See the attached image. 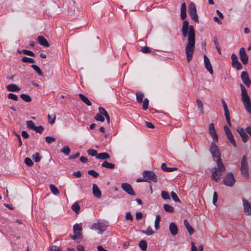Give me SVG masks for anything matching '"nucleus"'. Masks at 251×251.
<instances>
[{
  "mask_svg": "<svg viewBox=\"0 0 251 251\" xmlns=\"http://www.w3.org/2000/svg\"><path fill=\"white\" fill-rule=\"evenodd\" d=\"M139 246L142 251H145L147 248V243L145 240H141L139 243Z\"/></svg>",
  "mask_w": 251,
  "mask_h": 251,
  "instance_id": "473e14b6",
  "label": "nucleus"
},
{
  "mask_svg": "<svg viewBox=\"0 0 251 251\" xmlns=\"http://www.w3.org/2000/svg\"><path fill=\"white\" fill-rule=\"evenodd\" d=\"M126 218L127 220H129V221H132L133 219L131 213L129 212H127L126 213Z\"/></svg>",
  "mask_w": 251,
  "mask_h": 251,
  "instance_id": "69168bd1",
  "label": "nucleus"
},
{
  "mask_svg": "<svg viewBox=\"0 0 251 251\" xmlns=\"http://www.w3.org/2000/svg\"><path fill=\"white\" fill-rule=\"evenodd\" d=\"M101 166L102 167L110 169H113L115 167V164L112 163H109L107 161H103V162L101 164Z\"/></svg>",
  "mask_w": 251,
  "mask_h": 251,
  "instance_id": "a878e982",
  "label": "nucleus"
},
{
  "mask_svg": "<svg viewBox=\"0 0 251 251\" xmlns=\"http://www.w3.org/2000/svg\"><path fill=\"white\" fill-rule=\"evenodd\" d=\"M161 169L167 172H172L177 170V168L176 167H167L166 164L164 163H162L161 165Z\"/></svg>",
  "mask_w": 251,
  "mask_h": 251,
  "instance_id": "b1692460",
  "label": "nucleus"
},
{
  "mask_svg": "<svg viewBox=\"0 0 251 251\" xmlns=\"http://www.w3.org/2000/svg\"><path fill=\"white\" fill-rule=\"evenodd\" d=\"M210 152L212 155L213 160L216 162L218 169L220 171H225L226 168L221 158V153L218 147L214 142L211 143L210 147Z\"/></svg>",
  "mask_w": 251,
  "mask_h": 251,
  "instance_id": "f03ea898",
  "label": "nucleus"
},
{
  "mask_svg": "<svg viewBox=\"0 0 251 251\" xmlns=\"http://www.w3.org/2000/svg\"><path fill=\"white\" fill-rule=\"evenodd\" d=\"M95 119L96 120H97L98 121H100L101 122H103L104 121V118L103 116L99 113L96 114Z\"/></svg>",
  "mask_w": 251,
  "mask_h": 251,
  "instance_id": "4d7b16f0",
  "label": "nucleus"
},
{
  "mask_svg": "<svg viewBox=\"0 0 251 251\" xmlns=\"http://www.w3.org/2000/svg\"><path fill=\"white\" fill-rule=\"evenodd\" d=\"M232 62H234L238 61V57L236 54L232 53L231 56Z\"/></svg>",
  "mask_w": 251,
  "mask_h": 251,
  "instance_id": "774afa93",
  "label": "nucleus"
},
{
  "mask_svg": "<svg viewBox=\"0 0 251 251\" xmlns=\"http://www.w3.org/2000/svg\"><path fill=\"white\" fill-rule=\"evenodd\" d=\"M121 188L126 193L131 196H134L135 193L133 190L131 185L128 183H123L121 184Z\"/></svg>",
  "mask_w": 251,
  "mask_h": 251,
  "instance_id": "9d476101",
  "label": "nucleus"
},
{
  "mask_svg": "<svg viewBox=\"0 0 251 251\" xmlns=\"http://www.w3.org/2000/svg\"><path fill=\"white\" fill-rule=\"evenodd\" d=\"M240 88L241 90L242 101L246 110L250 114H251V102L250 98L248 95L247 91L242 84H240Z\"/></svg>",
  "mask_w": 251,
  "mask_h": 251,
  "instance_id": "7ed1b4c3",
  "label": "nucleus"
},
{
  "mask_svg": "<svg viewBox=\"0 0 251 251\" xmlns=\"http://www.w3.org/2000/svg\"><path fill=\"white\" fill-rule=\"evenodd\" d=\"M61 151L66 155H68L70 153V149L68 146H64L61 150Z\"/></svg>",
  "mask_w": 251,
  "mask_h": 251,
  "instance_id": "37998d69",
  "label": "nucleus"
},
{
  "mask_svg": "<svg viewBox=\"0 0 251 251\" xmlns=\"http://www.w3.org/2000/svg\"><path fill=\"white\" fill-rule=\"evenodd\" d=\"M230 143L235 147H236V141L234 138L233 134L227 137Z\"/></svg>",
  "mask_w": 251,
  "mask_h": 251,
  "instance_id": "bf43d9fd",
  "label": "nucleus"
},
{
  "mask_svg": "<svg viewBox=\"0 0 251 251\" xmlns=\"http://www.w3.org/2000/svg\"><path fill=\"white\" fill-rule=\"evenodd\" d=\"M188 12L191 18L196 22L199 23L198 16L197 14V9L195 4L191 2L188 7Z\"/></svg>",
  "mask_w": 251,
  "mask_h": 251,
  "instance_id": "423d86ee",
  "label": "nucleus"
},
{
  "mask_svg": "<svg viewBox=\"0 0 251 251\" xmlns=\"http://www.w3.org/2000/svg\"><path fill=\"white\" fill-rule=\"evenodd\" d=\"M161 217L159 215L156 216L155 222H154V227L155 229L157 230L159 228V223L160 221Z\"/></svg>",
  "mask_w": 251,
  "mask_h": 251,
  "instance_id": "72a5a7b5",
  "label": "nucleus"
},
{
  "mask_svg": "<svg viewBox=\"0 0 251 251\" xmlns=\"http://www.w3.org/2000/svg\"><path fill=\"white\" fill-rule=\"evenodd\" d=\"M45 140L48 144H50L55 141V139L51 136H47L45 138Z\"/></svg>",
  "mask_w": 251,
  "mask_h": 251,
  "instance_id": "e2e57ef3",
  "label": "nucleus"
},
{
  "mask_svg": "<svg viewBox=\"0 0 251 251\" xmlns=\"http://www.w3.org/2000/svg\"><path fill=\"white\" fill-rule=\"evenodd\" d=\"M92 190H93V195L94 196V197H95L97 198H100L101 197V191H100L98 186L96 184H94L93 185Z\"/></svg>",
  "mask_w": 251,
  "mask_h": 251,
  "instance_id": "a211bd4d",
  "label": "nucleus"
},
{
  "mask_svg": "<svg viewBox=\"0 0 251 251\" xmlns=\"http://www.w3.org/2000/svg\"><path fill=\"white\" fill-rule=\"evenodd\" d=\"M7 98L9 99H11L15 101H17L19 99L18 97L16 95L13 93H9L7 95Z\"/></svg>",
  "mask_w": 251,
  "mask_h": 251,
  "instance_id": "09e8293b",
  "label": "nucleus"
},
{
  "mask_svg": "<svg viewBox=\"0 0 251 251\" xmlns=\"http://www.w3.org/2000/svg\"><path fill=\"white\" fill-rule=\"evenodd\" d=\"M242 201L244 212L247 215H251V204L245 199H243Z\"/></svg>",
  "mask_w": 251,
  "mask_h": 251,
  "instance_id": "ddd939ff",
  "label": "nucleus"
},
{
  "mask_svg": "<svg viewBox=\"0 0 251 251\" xmlns=\"http://www.w3.org/2000/svg\"><path fill=\"white\" fill-rule=\"evenodd\" d=\"M141 51L144 53H149L151 51V49L150 48L145 46L141 48Z\"/></svg>",
  "mask_w": 251,
  "mask_h": 251,
  "instance_id": "052dcab7",
  "label": "nucleus"
},
{
  "mask_svg": "<svg viewBox=\"0 0 251 251\" xmlns=\"http://www.w3.org/2000/svg\"><path fill=\"white\" fill-rule=\"evenodd\" d=\"M49 187H50V191H51L52 194H53L54 195H57L59 193V191L58 188L54 185L50 184L49 185Z\"/></svg>",
  "mask_w": 251,
  "mask_h": 251,
  "instance_id": "7c9ffc66",
  "label": "nucleus"
},
{
  "mask_svg": "<svg viewBox=\"0 0 251 251\" xmlns=\"http://www.w3.org/2000/svg\"><path fill=\"white\" fill-rule=\"evenodd\" d=\"M232 66L233 68L236 69L237 70H240L243 68L242 64L240 63L239 61L234 62H232Z\"/></svg>",
  "mask_w": 251,
  "mask_h": 251,
  "instance_id": "f704fd0d",
  "label": "nucleus"
},
{
  "mask_svg": "<svg viewBox=\"0 0 251 251\" xmlns=\"http://www.w3.org/2000/svg\"><path fill=\"white\" fill-rule=\"evenodd\" d=\"M87 153L89 155L92 156H96L97 158V156L98 155V153L97 152V151L96 150H93V149H89L87 151Z\"/></svg>",
  "mask_w": 251,
  "mask_h": 251,
  "instance_id": "a18cd8bd",
  "label": "nucleus"
},
{
  "mask_svg": "<svg viewBox=\"0 0 251 251\" xmlns=\"http://www.w3.org/2000/svg\"><path fill=\"white\" fill-rule=\"evenodd\" d=\"M26 126L29 129H31L34 130V128L35 127V125L34 123V122L32 121H27L26 122Z\"/></svg>",
  "mask_w": 251,
  "mask_h": 251,
  "instance_id": "ea45409f",
  "label": "nucleus"
},
{
  "mask_svg": "<svg viewBox=\"0 0 251 251\" xmlns=\"http://www.w3.org/2000/svg\"><path fill=\"white\" fill-rule=\"evenodd\" d=\"M161 197H162V199H163L164 200L170 199V197L169 194H168V192H167L165 191H161Z\"/></svg>",
  "mask_w": 251,
  "mask_h": 251,
  "instance_id": "49530a36",
  "label": "nucleus"
},
{
  "mask_svg": "<svg viewBox=\"0 0 251 251\" xmlns=\"http://www.w3.org/2000/svg\"><path fill=\"white\" fill-rule=\"evenodd\" d=\"M186 16V5L185 3L183 2L182 3L180 8V17L182 20H184Z\"/></svg>",
  "mask_w": 251,
  "mask_h": 251,
  "instance_id": "aec40b11",
  "label": "nucleus"
},
{
  "mask_svg": "<svg viewBox=\"0 0 251 251\" xmlns=\"http://www.w3.org/2000/svg\"><path fill=\"white\" fill-rule=\"evenodd\" d=\"M239 55L240 59L243 64L244 65L247 64L249 62V58L244 48H242L240 49Z\"/></svg>",
  "mask_w": 251,
  "mask_h": 251,
  "instance_id": "9b49d317",
  "label": "nucleus"
},
{
  "mask_svg": "<svg viewBox=\"0 0 251 251\" xmlns=\"http://www.w3.org/2000/svg\"><path fill=\"white\" fill-rule=\"evenodd\" d=\"M203 58L205 68L211 75H212L213 74V70L208 57L206 55H204Z\"/></svg>",
  "mask_w": 251,
  "mask_h": 251,
  "instance_id": "4468645a",
  "label": "nucleus"
},
{
  "mask_svg": "<svg viewBox=\"0 0 251 251\" xmlns=\"http://www.w3.org/2000/svg\"><path fill=\"white\" fill-rule=\"evenodd\" d=\"M182 34L183 37H188V43L185 49L186 58L188 62H190L193 58L195 46V31L193 25H189L188 21L183 22Z\"/></svg>",
  "mask_w": 251,
  "mask_h": 251,
  "instance_id": "f257e3e1",
  "label": "nucleus"
},
{
  "mask_svg": "<svg viewBox=\"0 0 251 251\" xmlns=\"http://www.w3.org/2000/svg\"><path fill=\"white\" fill-rule=\"evenodd\" d=\"M20 97L25 101L26 102H30L31 101V97L27 95V94H22L20 95Z\"/></svg>",
  "mask_w": 251,
  "mask_h": 251,
  "instance_id": "58836bf2",
  "label": "nucleus"
},
{
  "mask_svg": "<svg viewBox=\"0 0 251 251\" xmlns=\"http://www.w3.org/2000/svg\"><path fill=\"white\" fill-rule=\"evenodd\" d=\"M241 78L244 84L247 87H250L251 84V81L247 72L243 71L242 72L241 75Z\"/></svg>",
  "mask_w": 251,
  "mask_h": 251,
  "instance_id": "f8f14e48",
  "label": "nucleus"
},
{
  "mask_svg": "<svg viewBox=\"0 0 251 251\" xmlns=\"http://www.w3.org/2000/svg\"><path fill=\"white\" fill-rule=\"evenodd\" d=\"M22 61L24 63H35V60L34 59L32 58L27 57L26 56H24L22 58Z\"/></svg>",
  "mask_w": 251,
  "mask_h": 251,
  "instance_id": "e433bc0d",
  "label": "nucleus"
},
{
  "mask_svg": "<svg viewBox=\"0 0 251 251\" xmlns=\"http://www.w3.org/2000/svg\"><path fill=\"white\" fill-rule=\"evenodd\" d=\"M82 230V226L80 224H75L73 226L74 232H81Z\"/></svg>",
  "mask_w": 251,
  "mask_h": 251,
  "instance_id": "c756f323",
  "label": "nucleus"
},
{
  "mask_svg": "<svg viewBox=\"0 0 251 251\" xmlns=\"http://www.w3.org/2000/svg\"><path fill=\"white\" fill-rule=\"evenodd\" d=\"M90 228L92 230H98V233L101 234L106 230V226L99 223H96L91 226Z\"/></svg>",
  "mask_w": 251,
  "mask_h": 251,
  "instance_id": "1a4fd4ad",
  "label": "nucleus"
},
{
  "mask_svg": "<svg viewBox=\"0 0 251 251\" xmlns=\"http://www.w3.org/2000/svg\"><path fill=\"white\" fill-rule=\"evenodd\" d=\"M169 230L172 235L175 236L177 234L178 229L176 225L172 222L169 225Z\"/></svg>",
  "mask_w": 251,
  "mask_h": 251,
  "instance_id": "f3484780",
  "label": "nucleus"
},
{
  "mask_svg": "<svg viewBox=\"0 0 251 251\" xmlns=\"http://www.w3.org/2000/svg\"><path fill=\"white\" fill-rule=\"evenodd\" d=\"M50 251H62L59 247L55 245H52L50 247Z\"/></svg>",
  "mask_w": 251,
  "mask_h": 251,
  "instance_id": "680f3d73",
  "label": "nucleus"
},
{
  "mask_svg": "<svg viewBox=\"0 0 251 251\" xmlns=\"http://www.w3.org/2000/svg\"><path fill=\"white\" fill-rule=\"evenodd\" d=\"M32 158L35 162H38L41 160V157L40 156V154L38 152H36L33 154L32 155Z\"/></svg>",
  "mask_w": 251,
  "mask_h": 251,
  "instance_id": "de8ad7c7",
  "label": "nucleus"
},
{
  "mask_svg": "<svg viewBox=\"0 0 251 251\" xmlns=\"http://www.w3.org/2000/svg\"><path fill=\"white\" fill-rule=\"evenodd\" d=\"M141 232L142 233L146 234L148 236L152 235L154 233V231L150 226L148 227L147 229L146 230H142Z\"/></svg>",
  "mask_w": 251,
  "mask_h": 251,
  "instance_id": "c9c22d12",
  "label": "nucleus"
},
{
  "mask_svg": "<svg viewBox=\"0 0 251 251\" xmlns=\"http://www.w3.org/2000/svg\"><path fill=\"white\" fill-rule=\"evenodd\" d=\"M44 130V127L42 126H35V127L34 129V130L37 133L41 134L43 132Z\"/></svg>",
  "mask_w": 251,
  "mask_h": 251,
  "instance_id": "864d4df0",
  "label": "nucleus"
},
{
  "mask_svg": "<svg viewBox=\"0 0 251 251\" xmlns=\"http://www.w3.org/2000/svg\"><path fill=\"white\" fill-rule=\"evenodd\" d=\"M25 163L27 166L29 167H31L33 165L32 160L29 157H26L25 159Z\"/></svg>",
  "mask_w": 251,
  "mask_h": 251,
  "instance_id": "603ef678",
  "label": "nucleus"
},
{
  "mask_svg": "<svg viewBox=\"0 0 251 251\" xmlns=\"http://www.w3.org/2000/svg\"><path fill=\"white\" fill-rule=\"evenodd\" d=\"M143 176L145 178V182H150L153 181V182H156L157 181V176L152 171H144L143 173Z\"/></svg>",
  "mask_w": 251,
  "mask_h": 251,
  "instance_id": "39448f33",
  "label": "nucleus"
},
{
  "mask_svg": "<svg viewBox=\"0 0 251 251\" xmlns=\"http://www.w3.org/2000/svg\"><path fill=\"white\" fill-rule=\"evenodd\" d=\"M22 52L25 54H26V55H29V56H35V53L30 51V50H22Z\"/></svg>",
  "mask_w": 251,
  "mask_h": 251,
  "instance_id": "13d9d810",
  "label": "nucleus"
},
{
  "mask_svg": "<svg viewBox=\"0 0 251 251\" xmlns=\"http://www.w3.org/2000/svg\"><path fill=\"white\" fill-rule=\"evenodd\" d=\"M235 182V178L232 173H229L227 174L223 179L224 184L229 187L232 186Z\"/></svg>",
  "mask_w": 251,
  "mask_h": 251,
  "instance_id": "0eeeda50",
  "label": "nucleus"
},
{
  "mask_svg": "<svg viewBox=\"0 0 251 251\" xmlns=\"http://www.w3.org/2000/svg\"><path fill=\"white\" fill-rule=\"evenodd\" d=\"M171 196H172V198L173 200L175 201H176V202H179V203L181 202V201L179 199L178 197H177V195L176 194V193H175L174 192H172L171 193Z\"/></svg>",
  "mask_w": 251,
  "mask_h": 251,
  "instance_id": "8fccbe9b",
  "label": "nucleus"
},
{
  "mask_svg": "<svg viewBox=\"0 0 251 251\" xmlns=\"http://www.w3.org/2000/svg\"><path fill=\"white\" fill-rule=\"evenodd\" d=\"M237 131L240 134V136L241 137V138L242 139L244 143H246L248 141V140L249 139V136L247 135L246 131H245V130L243 128L238 127L237 129Z\"/></svg>",
  "mask_w": 251,
  "mask_h": 251,
  "instance_id": "dca6fc26",
  "label": "nucleus"
},
{
  "mask_svg": "<svg viewBox=\"0 0 251 251\" xmlns=\"http://www.w3.org/2000/svg\"><path fill=\"white\" fill-rule=\"evenodd\" d=\"M110 158L109 154L107 152H101L98 153L97 158L100 160L108 159Z\"/></svg>",
  "mask_w": 251,
  "mask_h": 251,
  "instance_id": "393cba45",
  "label": "nucleus"
},
{
  "mask_svg": "<svg viewBox=\"0 0 251 251\" xmlns=\"http://www.w3.org/2000/svg\"><path fill=\"white\" fill-rule=\"evenodd\" d=\"M6 88L8 91L18 92L20 90V88L15 84H11L6 86Z\"/></svg>",
  "mask_w": 251,
  "mask_h": 251,
  "instance_id": "4be33fe9",
  "label": "nucleus"
},
{
  "mask_svg": "<svg viewBox=\"0 0 251 251\" xmlns=\"http://www.w3.org/2000/svg\"><path fill=\"white\" fill-rule=\"evenodd\" d=\"M221 102H222V103L223 104V108H224V111H226L227 110H228V107H227V105L226 101H225V100L224 99H222L221 100Z\"/></svg>",
  "mask_w": 251,
  "mask_h": 251,
  "instance_id": "338daca9",
  "label": "nucleus"
},
{
  "mask_svg": "<svg viewBox=\"0 0 251 251\" xmlns=\"http://www.w3.org/2000/svg\"><path fill=\"white\" fill-rule=\"evenodd\" d=\"M208 130L213 139L216 141H218V135L216 133L214 124L211 123L209 125Z\"/></svg>",
  "mask_w": 251,
  "mask_h": 251,
  "instance_id": "2eb2a0df",
  "label": "nucleus"
},
{
  "mask_svg": "<svg viewBox=\"0 0 251 251\" xmlns=\"http://www.w3.org/2000/svg\"><path fill=\"white\" fill-rule=\"evenodd\" d=\"M79 97L81 100L84 102L85 104H86L88 106H90L92 105V103L90 101V100L84 95L82 94H79Z\"/></svg>",
  "mask_w": 251,
  "mask_h": 251,
  "instance_id": "bb28decb",
  "label": "nucleus"
},
{
  "mask_svg": "<svg viewBox=\"0 0 251 251\" xmlns=\"http://www.w3.org/2000/svg\"><path fill=\"white\" fill-rule=\"evenodd\" d=\"M163 208L165 211L167 212L173 213L174 212V208L168 204H164Z\"/></svg>",
  "mask_w": 251,
  "mask_h": 251,
  "instance_id": "c85d7f7f",
  "label": "nucleus"
},
{
  "mask_svg": "<svg viewBox=\"0 0 251 251\" xmlns=\"http://www.w3.org/2000/svg\"><path fill=\"white\" fill-rule=\"evenodd\" d=\"M218 200V195L216 192H214L213 196V203L214 205H216V203L217 202Z\"/></svg>",
  "mask_w": 251,
  "mask_h": 251,
  "instance_id": "0e129e2a",
  "label": "nucleus"
},
{
  "mask_svg": "<svg viewBox=\"0 0 251 251\" xmlns=\"http://www.w3.org/2000/svg\"><path fill=\"white\" fill-rule=\"evenodd\" d=\"M37 41L38 43L43 46L45 47H49L50 46V44L47 40L43 36H38L37 38Z\"/></svg>",
  "mask_w": 251,
  "mask_h": 251,
  "instance_id": "6ab92c4d",
  "label": "nucleus"
},
{
  "mask_svg": "<svg viewBox=\"0 0 251 251\" xmlns=\"http://www.w3.org/2000/svg\"><path fill=\"white\" fill-rule=\"evenodd\" d=\"M136 100L139 103H141L144 98V94L141 92H137L136 93Z\"/></svg>",
  "mask_w": 251,
  "mask_h": 251,
  "instance_id": "2f4dec72",
  "label": "nucleus"
},
{
  "mask_svg": "<svg viewBox=\"0 0 251 251\" xmlns=\"http://www.w3.org/2000/svg\"><path fill=\"white\" fill-rule=\"evenodd\" d=\"M197 102L198 104V109L201 111V112L203 113V103L202 101L199 99L197 100Z\"/></svg>",
  "mask_w": 251,
  "mask_h": 251,
  "instance_id": "79ce46f5",
  "label": "nucleus"
},
{
  "mask_svg": "<svg viewBox=\"0 0 251 251\" xmlns=\"http://www.w3.org/2000/svg\"><path fill=\"white\" fill-rule=\"evenodd\" d=\"M149 104V100L147 98H146L144 101L142 105V108L144 110H147L148 108Z\"/></svg>",
  "mask_w": 251,
  "mask_h": 251,
  "instance_id": "5fc2aeb1",
  "label": "nucleus"
},
{
  "mask_svg": "<svg viewBox=\"0 0 251 251\" xmlns=\"http://www.w3.org/2000/svg\"><path fill=\"white\" fill-rule=\"evenodd\" d=\"M210 171L212 173V178L216 182L218 181L220 179L222 176L221 173L224 172H220L218 169V166L217 168L214 167L211 168Z\"/></svg>",
  "mask_w": 251,
  "mask_h": 251,
  "instance_id": "6e6552de",
  "label": "nucleus"
},
{
  "mask_svg": "<svg viewBox=\"0 0 251 251\" xmlns=\"http://www.w3.org/2000/svg\"><path fill=\"white\" fill-rule=\"evenodd\" d=\"M240 170L242 175L245 178H248L249 177V167L246 155H244L242 157Z\"/></svg>",
  "mask_w": 251,
  "mask_h": 251,
  "instance_id": "20e7f679",
  "label": "nucleus"
},
{
  "mask_svg": "<svg viewBox=\"0 0 251 251\" xmlns=\"http://www.w3.org/2000/svg\"><path fill=\"white\" fill-rule=\"evenodd\" d=\"M184 225L186 229H187V231L189 232V233L190 235H192L194 233L195 230L193 229V228L191 226L189 222L186 219L184 220Z\"/></svg>",
  "mask_w": 251,
  "mask_h": 251,
  "instance_id": "412c9836",
  "label": "nucleus"
},
{
  "mask_svg": "<svg viewBox=\"0 0 251 251\" xmlns=\"http://www.w3.org/2000/svg\"><path fill=\"white\" fill-rule=\"evenodd\" d=\"M71 238L79 242L82 239V232H74V235L71 236Z\"/></svg>",
  "mask_w": 251,
  "mask_h": 251,
  "instance_id": "5701e85b",
  "label": "nucleus"
},
{
  "mask_svg": "<svg viewBox=\"0 0 251 251\" xmlns=\"http://www.w3.org/2000/svg\"><path fill=\"white\" fill-rule=\"evenodd\" d=\"M48 118L49 119V122L50 124L52 125L54 123L56 119L55 115L54 114L51 116L50 115L48 114Z\"/></svg>",
  "mask_w": 251,
  "mask_h": 251,
  "instance_id": "c03bdc74",
  "label": "nucleus"
},
{
  "mask_svg": "<svg viewBox=\"0 0 251 251\" xmlns=\"http://www.w3.org/2000/svg\"><path fill=\"white\" fill-rule=\"evenodd\" d=\"M225 112V116L226 117V121L227 122V124L229 126H231V124L230 122V115H229V112L228 110H227L226 111H224Z\"/></svg>",
  "mask_w": 251,
  "mask_h": 251,
  "instance_id": "4c0bfd02",
  "label": "nucleus"
},
{
  "mask_svg": "<svg viewBox=\"0 0 251 251\" xmlns=\"http://www.w3.org/2000/svg\"><path fill=\"white\" fill-rule=\"evenodd\" d=\"M88 174L95 178H97L99 175V174L98 172L93 170H89L88 171Z\"/></svg>",
  "mask_w": 251,
  "mask_h": 251,
  "instance_id": "3c124183",
  "label": "nucleus"
},
{
  "mask_svg": "<svg viewBox=\"0 0 251 251\" xmlns=\"http://www.w3.org/2000/svg\"><path fill=\"white\" fill-rule=\"evenodd\" d=\"M31 67L32 68H33V69L37 72V73L39 75H43V73L41 71V70L40 69V68L37 65H31Z\"/></svg>",
  "mask_w": 251,
  "mask_h": 251,
  "instance_id": "a19ab883",
  "label": "nucleus"
},
{
  "mask_svg": "<svg viewBox=\"0 0 251 251\" xmlns=\"http://www.w3.org/2000/svg\"><path fill=\"white\" fill-rule=\"evenodd\" d=\"M71 208L75 213L78 214L80 211V206L77 202H75L71 206Z\"/></svg>",
  "mask_w": 251,
  "mask_h": 251,
  "instance_id": "cd10ccee",
  "label": "nucleus"
},
{
  "mask_svg": "<svg viewBox=\"0 0 251 251\" xmlns=\"http://www.w3.org/2000/svg\"><path fill=\"white\" fill-rule=\"evenodd\" d=\"M214 43L218 53L220 54L221 53V49L219 47V44L217 42V39L216 37H214Z\"/></svg>",
  "mask_w": 251,
  "mask_h": 251,
  "instance_id": "6e6d98bb",
  "label": "nucleus"
}]
</instances>
